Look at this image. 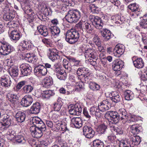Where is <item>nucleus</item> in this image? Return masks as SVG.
I'll return each mask as SVG.
<instances>
[{"label": "nucleus", "mask_w": 147, "mask_h": 147, "mask_svg": "<svg viewBox=\"0 0 147 147\" xmlns=\"http://www.w3.org/2000/svg\"><path fill=\"white\" fill-rule=\"evenodd\" d=\"M120 16H113L111 17V19L113 20V22L116 23V24H119L120 23L119 22V21H120V19L119 18Z\"/></svg>", "instance_id": "nucleus-59"}, {"label": "nucleus", "mask_w": 147, "mask_h": 147, "mask_svg": "<svg viewBox=\"0 0 147 147\" xmlns=\"http://www.w3.org/2000/svg\"><path fill=\"white\" fill-rule=\"evenodd\" d=\"M85 57L88 60H89V59L90 58L96 60L97 58V53L96 51L93 49H88L85 51Z\"/></svg>", "instance_id": "nucleus-15"}, {"label": "nucleus", "mask_w": 147, "mask_h": 147, "mask_svg": "<svg viewBox=\"0 0 147 147\" xmlns=\"http://www.w3.org/2000/svg\"><path fill=\"white\" fill-rule=\"evenodd\" d=\"M56 75L57 78L60 80H65L66 78V72L61 69L56 70L55 71Z\"/></svg>", "instance_id": "nucleus-32"}, {"label": "nucleus", "mask_w": 147, "mask_h": 147, "mask_svg": "<svg viewBox=\"0 0 147 147\" xmlns=\"http://www.w3.org/2000/svg\"><path fill=\"white\" fill-rule=\"evenodd\" d=\"M88 70V69L84 67H81L79 68L77 70H76L77 74L78 75H80V73H85L86 71Z\"/></svg>", "instance_id": "nucleus-53"}, {"label": "nucleus", "mask_w": 147, "mask_h": 147, "mask_svg": "<svg viewBox=\"0 0 147 147\" xmlns=\"http://www.w3.org/2000/svg\"><path fill=\"white\" fill-rule=\"evenodd\" d=\"M80 37L79 32L76 30H68L66 33L65 40L68 43L72 44L76 42Z\"/></svg>", "instance_id": "nucleus-3"}, {"label": "nucleus", "mask_w": 147, "mask_h": 147, "mask_svg": "<svg viewBox=\"0 0 147 147\" xmlns=\"http://www.w3.org/2000/svg\"><path fill=\"white\" fill-rule=\"evenodd\" d=\"M14 132L12 129H9L7 132V137L9 139L12 140L14 138V136L13 135Z\"/></svg>", "instance_id": "nucleus-52"}, {"label": "nucleus", "mask_w": 147, "mask_h": 147, "mask_svg": "<svg viewBox=\"0 0 147 147\" xmlns=\"http://www.w3.org/2000/svg\"><path fill=\"white\" fill-rule=\"evenodd\" d=\"M123 65V61L119 59L115 60L113 64L112 65L113 69L115 71H119L122 68Z\"/></svg>", "instance_id": "nucleus-20"}, {"label": "nucleus", "mask_w": 147, "mask_h": 147, "mask_svg": "<svg viewBox=\"0 0 147 147\" xmlns=\"http://www.w3.org/2000/svg\"><path fill=\"white\" fill-rule=\"evenodd\" d=\"M28 142L32 147H37L38 146L35 141L33 140L29 141Z\"/></svg>", "instance_id": "nucleus-62"}, {"label": "nucleus", "mask_w": 147, "mask_h": 147, "mask_svg": "<svg viewBox=\"0 0 147 147\" xmlns=\"http://www.w3.org/2000/svg\"><path fill=\"white\" fill-rule=\"evenodd\" d=\"M26 81L25 80L22 81L18 83L17 86L16 88L17 90L20 89L22 87L26 84Z\"/></svg>", "instance_id": "nucleus-57"}, {"label": "nucleus", "mask_w": 147, "mask_h": 147, "mask_svg": "<svg viewBox=\"0 0 147 147\" xmlns=\"http://www.w3.org/2000/svg\"><path fill=\"white\" fill-rule=\"evenodd\" d=\"M3 4L5 6V7L3 10V12L4 14L13 11L12 8L11 6V4L8 0H6L5 3H3Z\"/></svg>", "instance_id": "nucleus-30"}, {"label": "nucleus", "mask_w": 147, "mask_h": 147, "mask_svg": "<svg viewBox=\"0 0 147 147\" xmlns=\"http://www.w3.org/2000/svg\"><path fill=\"white\" fill-rule=\"evenodd\" d=\"M0 81L1 85L5 87L10 86L11 83L9 76L6 74L1 77Z\"/></svg>", "instance_id": "nucleus-16"}, {"label": "nucleus", "mask_w": 147, "mask_h": 147, "mask_svg": "<svg viewBox=\"0 0 147 147\" xmlns=\"http://www.w3.org/2000/svg\"><path fill=\"white\" fill-rule=\"evenodd\" d=\"M101 35L104 38V40L107 41L111 37V34L110 30L106 29L100 30Z\"/></svg>", "instance_id": "nucleus-28"}, {"label": "nucleus", "mask_w": 147, "mask_h": 147, "mask_svg": "<svg viewBox=\"0 0 147 147\" xmlns=\"http://www.w3.org/2000/svg\"><path fill=\"white\" fill-rule=\"evenodd\" d=\"M105 116V117H109L114 122V124L117 123L119 120V116L118 112L114 111H108L106 112Z\"/></svg>", "instance_id": "nucleus-8"}, {"label": "nucleus", "mask_w": 147, "mask_h": 147, "mask_svg": "<svg viewBox=\"0 0 147 147\" xmlns=\"http://www.w3.org/2000/svg\"><path fill=\"white\" fill-rule=\"evenodd\" d=\"M125 50L124 46L123 44L117 45L114 49V54L117 57H119L124 53Z\"/></svg>", "instance_id": "nucleus-12"}, {"label": "nucleus", "mask_w": 147, "mask_h": 147, "mask_svg": "<svg viewBox=\"0 0 147 147\" xmlns=\"http://www.w3.org/2000/svg\"><path fill=\"white\" fill-rule=\"evenodd\" d=\"M83 134L87 138H91L94 135V131L92 128L87 126H85L83 127Z\"/></svg>", "instance_id": "nucleus-9"}, {"label": "nucleus", "mask_w": 147, "mask_h": 147, "mask_svg": "<svg viewBox=\"0 0 147 147\" xmlns=\"http://www.w3.org/2000/svg\"><path fill=\"white\" fill-rule=\"evenodd\" d=\"M42 41L48 47H51L52 45L51 41L49 39L44 38L42 40Z\"/></svg>", "instance_id": "nucleus-56"}, {"label": "nucleus", "mask_w": 147, "mask_h": 147, "mask_svg": "<svg viewBox=\"0 0 147 147\" xmlns=\"http://www.w3.org/2000/svg\"><path fill=\"white\" fill-rule=\"evenodd\" d=\"M119 120H124L128 122L137 121L138 119L135 116L130 114H127L126 111L124 109H121L118 111Z\"/></svg>", "instance_id": "nucleus-4"}, {"label": "nucleus", "mask_w": 147, "mask_h": 147, "mask_svg": "<svg viewBox=\"0 0 147 147\" xmlns=\"http://www.w3.org/2000/svg\"><path fill=\"white\" fill-rule=\"evenodd\" d=\"M41 106L38 102L34 103L30 109V113L33 114L38 113L40 111Z\"/></svg>", "instance_id": "nucleus-29"}, {"label": "nucleus", "mask_w": 147, "mask_h": 147, "mask_svg": "<svg viewBox=\"0 0 147 147\" xmlns=\"http://www.w3.org/2000/svg\"><path fill=\"white\" fill-rule=\"evenodd\" d=\"M82 110V109L79 105H71L69 111L71 115H79L81 113Z\"/></svg>", "instance_id": "nucleus-10"}, {"label": "nucleus", "mask_w": 147, "mask_h": 147, "mask_svg": "<svg viewBox=\"0 0 147 147\" xmlns=\"http://www.w3.org/2000/svg\"><path fill=\"white\" fill-rule=\"evenodd\" d=\"M82 80H84L86 83H89L90 82H92V80L91 79V78L89 75H83V77L82 78Z\"/></svg>", "instance_id": "nucleus-54"}, {"label": "nucleus", "mask_w": 147, "mask_h": 147, "mask_svg": "<svg viewBox=\"0 0 147 147\" xmlns=\"http://www.w3.org/2000/svg\"><path fill=\"white\" fill-rule=\"evenodd\" d=\"M119 147H129V141L128 140H121L119 142Z\"/></svg>", "instance_id": "nucleus-51"}, {"label": "nucleus", "mask_w": 147, "mask_h": 147, "mask_svg": "<svg viewBox=\"0 0 147 147\" xmlns=\"http://www.w3.org/2000/svg\"><path fill=\"white\" fill-rule=\"evenodd\" d=\"M84 28L88 33H92L93 29V25L87 22L85 23L83 26Z\"/></svg>", "instance_id": "nucleus-47"}, {"label": "nucleus", "mask_w": 147, "mask_h": 147, "mask_svg": "<svg viewBox=\"0 0 147 147\" xmlns=\"http://www.w3.org/2000/svg\"><path fill=\"white\" fill-rule=\"evenodd\" d=\"M128 7L133 12L134 14H135L137 16L139 15L141 13V10L140 5L136 3L130 4L128 6Z\"/></svg>", "instance_id": "nucleus-14"}, {"label": "nucleus", "mask_w": 147, "mask_h": 147, "mask_svg": "<svg viewBox=\"0 0 147 147\" xmlns=\"http://www.w3.org/2000/svg\"><path fill=\"white\" fill-rule=\"evenodd\" d=\"M50 30L51 33L52 38L55 42H57L59 40V34L60 31L59 28L55 26H52L50 28Z\"/></svg>", "instance_id": "nucleus-6"}, {"label": "nucleus", "mask_w": 147, "mask_h": 147, "mask_svg": "<svg viewBox=\"0 0 147 147\" xmlns=\"http://www.w3.org/2000/svg\"><path fill=\"white\" fill-rule=\"evenodd\" d=\"M70 63L66 59H64L63 60V65L65 69H68L70 67L69 66V65Z\"/></svg>", "instance_id": "nucleus-60"}, {"label": "nucleus", "mask_w": 147, "mask_h": 147, "mask_svg": "<svg viewBox=\"0 0 147 147\" xmlns=\"http://www.w3.org/2000/svg\"><path fill=\"white\" fill-rule=\"evenodd\" d=\"M25 13L27 14L31 18V20L32 21L34 18L35 13L33 12L31 8L29 6H26L24 8Z\"/></svg>", "instance_id": "nucleus-37"}, {"label": "nucleus", "mask_w": 147, "mask_h": 147, "mask_svg": "<svg viewBox=\"0 0 147 147\" xmlns=\"http://www.w3.org/2000/svg\"><path fill=\"white\" fill-rule=\"evenodd\" d=\"M27 140L25 134L22 132H20L16 136L15 138L16 141L18 143L25 144Z\"/></svg>", "instance_id": "nucleus-21"}, {"label": "nucleus", "mask_w": 147, "mask_h": 147, "mask_svg": "<svg viewBox=\"0 0 147 147\" xmlns=\"http://www.w3.org/2000/svg\"><path fill=\"white\" fill-rule=\"evenodd\" d=\"M52 118L53 120L54 121L56 124V122L59 121V115H58L55 114H53L52 116Z\"/></svg>", "instance_id": "nucleus-63"}, {"label": "nucleus", "mask_w": 147, "mask_h": 147, "mask_svg": "<svg viewBox=\"0 0 147 147\" xmlns=\"http://www.w3.org/2000/svg\"><path fill=\"white\" fill-rule=\"evenodd\" d=\"M21 45L24 49L30 50L32 46V44L28 41L23 40L21 42Z\"/></svg>", "instance_id": "nucleus-44"}, {"label": "nucleus", "mask_w": 147, "mask_h": 147, "mask_svg": "<svg viewBox=\"0 0 147 147\" xmlns=\"http://www.w3.org/2000/svg\"><path fill=\"white\" fill-rule=\"evenodd\" d=\"M13 50V47L7 42H0V53L1 55H7Z\"/></svg>", "instance_id": "nucleus-5"}, {"label": "nucleus", "mask_w": 147, "mask_h": 147, "mask_svg": "<svg viewBox=\"0 0 147 147\" xmlns=\"http://www.w3.org/2000/svg\"><path fill=\"white\" fill-rule=\"evenodd\" d=\"M47 143L46 141L42 140L39 142L38 146H39L40 147H44L45 146H47Z\"/></svg>", "instance_id": "nucleus-61"}, {"label": "nucleus", "mask_w": 147, "mask_h": 147, "mask_svg": "<svg viewBox=\"0 0 147 147\" xmlns=\"http://www.w3.org/2000/svg\"><path fill=\"white\" fill-rule=\"evenodd\" d=\"M147 69L144 72L143 75L142 76L141 81L143 86H147Z\"/></svg>", "instance_id": "nucleus-48"}, {"label": "nucleus", "mask_w": 147, "mask_h": 147, "mask_svg": "<svg viewBox=\"0 0 147 147\" xmlns=\"http://www.w3.org/2000/svg\"><path fill=\"white\" fill-rule=\"evenodd\" d=\"M56 125L59 127V128H61V130L65 131L68 130L66 126V124L64 122H62L61 121H58L56 122Z\"/></svg>", "instance_id": "nucleus-45"}, {"label": "nucleus", "mask_w": 147, "mask_h": 147, "mask_svg": "<svg viewBox=\"0 0 147 147\" xmlns=\"http://www.w3.org/2000/svg\"><path fill=\"white\" fill-rule=\"evenodd\" d=\"M10 36L11 38L15 42L18 41L21 37L20 33L16 30L12 31Z\"/></svg>", "instance_id": "nucleus-31"}, {"label": "nucleus", "mask_w": 147, "mask_h": 147, "mask_svg": "<svg viewBox=\"0 0 147 147\" xmlns=\"http://www.w3.org/2000/svg\"><path fill=\"white\" fill-rule=\"evenodd\" d=\"M34 71L36 72H38L40 75L44 76L47 73V70L45 66L40 65L36 67L34 69Z\"/></svg>", "instance_id": "nucleus-26"}, {"label": "nucleus", "mask_w": 147, "mask_h": 147, "mask_svg": "<svg viewBox=\"0 0 147 147\" xmlns=\"http://www.w3.org/2000/svg\"><path fill=\"white\" fill-rule=\"evenodd\" d=\"M124 96L125 100H130L133 98V92L129 90H127L124 92Z\"/></svg>", "instance_id": "nucleus-46"}, {"label": "nucleus", "mask_w": 147, "mask_h": 147, "mask_svg": "<svg viewBox=\"0 0 147 147\" xmlns=\"http://www.w3.org/2000/svg\"><path fill=\"white\" fill-rule=\"evenodd\" d=\"M15 117L16 120L19 123H23L25 120L26 115L24 113L21 111H18L16 114Z\"/></svg>", "instance_id": "nucleus-25"}, {"label": "nucleus", "mask_w": 147, "mask_h": 147, "mask_svg": "<svg viewBox=\"0 0 147 147\" xmlns=\"http://www.w3.org/2000/svg\"><path fill=\"white\" fill-rule=\"evenodd\" d=\"M142 129L141 127L139 126L137 124H134L130 127V131L134 134H136L139 133Z\"/></svg>", "instance_id": "nucleus-38"}, {"label": "nucleus", "mask_w": 147, "mask_h": 147, "mask_svg": "<svg viewBox=\"0 0 147 147\" xmlns=\"http://www.w3.org/2000/svg\"><path fill=\"white\" fill-rule=\"evenodd\" d=\"M33 102V98L30 95L25 96L21 101L22 105L24 107H27L31 105Z\"/></svg>", "instance_id": "nucleus-17"}, {"label": "nucleus", "mask_w": 147, "mask_h": 147, "mask_svg": "<svg viewBox=\"0 0 147 147\" xmlns=\"http://www.w3.org/2000/svg\"><path fill=\"white\" fill-rule=\"evenodd\" d=\"M140 26L144 29H147V20L146 19H142L140 24Z\"/></svg>", "instance_id": "nucleus-55"}, {"label": "nucleus", "mask_w": 147, "mask_h": 147, "mask_svg": "<svg viewBox=\"0 0 147 147\" xmlns=\"http://www.w3.org/2000/svg\"><path fill=\"white\" fill-rule=\"evenodd\" d=\"M15 17L14 12L12 11L4 14L3 18L6 21H9L12 20Z\"/></svg>", "instance_id": "nucleus-43"}, {"label": "nucleus", "mask_w": 147, "mask_h": 147, "mask_svg": "<svg viewBox=\"0 0 147 147\" xmlns=\"http://www.w3.org/2000/svg\"><path fill=\"white\" fill-rule=\"evenodd\" d=\"M134 66L137 68H142L144 66V62L141 58H138L136 59L134 57L132 59Z\"/></svg>", "instance_id": "nucleus-27"}, {"label": "nucleus", "mask_w": 147, "mask_h": 147, "mask_svg": "<svg viewBox=\"0 0 147 147\" xmlns=\"http://www.w3.org/2000/svg\"><path fill=\"white\" fill-rule=\"evenodd\" d=\"M88 85L90 89L93 91H97L99 90L100 89V86L92 81L90 82L89 83Z\"/></svg>", "instance_id": "nucleus-40"}, {"label": "nucleus", "mask_w": 147, "mask_h": 147, "mask_svg": "<svg viewBox=\"0 0 147 147\" xmlns=\"http://www.w3.org/2000/svg\"><path fill=\"white\" fill-rule=\"evenodd\" d=\"M50 53L49 55V58L52 61L57 60L59 57V56L57 53V50L56 49H49Z\"/></svg>", "instance_id": "nucleus-23"}, {"label": "nucleus", "mask_w": 147, "mask_h": 147, "mask_svg": "<svg viewBox=\"0 0 147 147\" xmlns=\"http://www.w3.org/2000/svg\"><path fill=\"white\" fill-rule=\"evenodd\" d=\"M33 89V86L29 84L25 86L23 88L24 92L27 93H29L31 92Z\"/></svg>", "instance_id": "nucleus-50"}, {"label": "nucleus", "mask_w": 147, "mask_h": 147, "mask_svg": "<svg viewBox=\"0 0 147 147\" xmlns=\"http://www.w3.org/2000/svg\"><path fill=\"white\" fill-rule=\"evenodd\" d=\"M90 114L93 116L94 115L98 117H100L102 116L101 113L99 111L98 109L94 107H91L90 109Z\"/></svg>", "instance_id": "nucleus-35"}, {"label": "nucleus", "mask_w": 147, "mask_h": 147, "mask_svg": "<svg viewBox=\"0 0 147 147\" xmlns=\"http://www.w3.org/2000/svg\"><path fill=\"white\" fill-rule=\"evenodd\" d=\"M11 116L7 114H5L3 115V123L2 124L3 129L5 130L11 124Z\"/></svg>", "instance_id": "nucleus-18"}, {"label": "nucleus", "mask_w": 147, "mask_h": 147, "mask_svg": "<svg viewBox=\"0 0 147 147\" xmlns=\"http://www.w3.org/2000/svg\"><path fill=\"white\" fill-rule=\"evenodd\" d=\"M108 124L107 121H104L100 124L97 129V131L100 134H103L107 128Z\"/></svg>", "instance_id": "nucleus-36"}, {"label": "nucleus", "mask_w": 147, "mask_h": 147, "mask_svg": "<svg viewBox=\"0 0 147 147\" xmlns=\"http://www.w3.org/2000/svg\"><path fill=\"white\" fill-rule=\"evenodd\" d=\"M93 145L94 147H104V144L102 141L97 139L93 141Z\"/></svg>", "instance_id": "nucleus-49"}, {"label": "nucleus", "mask_w": 147, "mask_h": 147, "mask_svg": "<svg viewBox=\"0 0 147 147\" xmlns=\"http://www.w3.org/2000/svg\"><path fill=\"white\" fill-rule=\"evenodd\" d=\"M81 16V13L79 11L70 10L65 16V18L68 22L71 23L77 22Z\"/></svg>", "instance_id": "nucleus-2"}, {"label": "nucleus", "mask_w": 147, "mask_h": 147, "mask_svg": "<svg viewBox=\"0 0 147 147\" xmlns=\"http://www.w3.org/2000/svg\"><path fill=\"white\" fill-rule=\"evenodd\" d=\"M61 107L60 104L56 103L54 104L53 107L55 111H58L61 109Z\"/></svg>", "instance_id": "nucleus-58"}, {"label": "nucleus", "mask_w": 147, "mask_h": 147, "mask_svg": "<svg viewBox=\"0 0 147 147\" xmlns=\"http://www.w3.org/2000/svg\"><path fill=\"white\" fill-rule=\"evenodd\" d=\"M81 65L80 61L79 60H76L74 62V64L72 66V69L77 67V66H80Z\"/></svg>", "instance_id": "nucleus-64"}, {"label": "nucleus", "mask_w": 147, "mask_h": 147, "mask_svg": "<svg viewBox=\"0 0 147 147\" xmlns=\"http://www.w3.org/2000/svg\"><path fill=\"white\" fill-rule=\"evenodd\" d=\"M8 100L12 103H15L18 100L17 95L13 92H10L7 95Z\"/></svg>", "instance_id": "nucleus-24"}, {"label": "nucleus", "mask_w": 147, "mask_h": 147, "mask_svg": "<svg viewBox=\"0 0 147 147\" xmlns=\"http://www.w3.org/2000/svg\"><path fill=\"white\" fill-rule=\"evenodd\" d=\"M32 122L34 125L30 128L31 135L36 138L41 137L42 135L43 132L46 129L45 125L39 118L37 117L33 118Z\"/></svg>", "instance_id": "nucleus-1"}, {"label": "nucleus", "mask_w": 147, "mask_h": 147, "mask_svg": "<svg viewBox=\"0 0 147 147\" xmlns=\"http://www.w3.org/2000/svg\"><path fill=\"white\" fill-rule=\"evenodd\" d=\"M90 18L96 28L99 29L102 28L103 23L100 18L98 16L95 17L94 16H90Z\"/></svg>", "instance_id": "nucleus-7"}, {"label": "nucleus", "mask_w": 147, "mask_h": 147, "mask_svg": "<svg viewBox=\"0 0 147 147\" xmlns=\"http://www.w3.org/2000/svg\"><path fill=\"white\" fill-rule=\"evenodd\" d=\"M112 96L111 100L117 103L119 102L121 98L118 92L116 91L112 92L111 93Z\"/></svg>", "instance_id": "nucleus-34"}, {"label": "nucleus", "mask_w": 147, "mask_h": 147, "mask_svg": "<svg viewBox=\"0 0 147 147\" xmlns=\"http://www.w3.org/2000/svg\"><path fill=\"white\" fill-rule=\"evenodd\" d=\"M110 105V103L108 100L106 99L98 104V108L100 111L105 112L109 109L111 106Z\"/></svg>", "instance_id": "nucleus-13"}, {"label": "nucleus", "mask_w": 147, "mask_h": 147, "mask_svg": "<svg viewBox=\"0 0 147 147\" xmlns=\"http://www.w3.org/2000/svg\"><path fill=\"white\" fill-rule=\"evenodd\" d=\"M72 125L76 128H79L82 126V121L80 117H74L71 120Z\"/></svg>", "instance_id": "nucleus-22"}, {"label": "nucleus", "mask_w": 147, "mask_h": 147, "mask_svg": "<svg viewBox=\"0 0 147 147\" xmlns=\"http://www.w3.org/2000/svg\"><path fill=\"white\" fill-rule=\"evenodd\" d=\"M126 140L129 141V144L130 147H133L135 145H138L141 142L140 138L138 136H132L130 138L129 140Z\"/></svg>", "instance_id": "nucleus-19"}, {"label": "nucleus", "mask_w": 147, "mask_h": 147, "mask_svg": "<svg viewBox=\"0 0 147 147\" xmlns=\"http://www.w3.org/2000/svg\"><path fill=\"white\" fill-rule=\"evenodd\" d=\"M37 29L39 32L44 36H47L48 34V32L46 27L45 26L40 25L37 27Z\"/></svg>", "instance_id": "nucleus-39"}, {"label": "nucleus", "mask_w": 147, "mask_h": 147, "mask_svg": "<svg viewBox=\"0 0 147 147\" xmlns=\"http://www.w3.org/2000/svg\"><path fill=\"white\" fill-rule=\"evenodd\" d=\"M53 84L52 78L49 77L45 78L43 81V86L45 88H49Z\"/></svg>", "instance_id": "nucleus-33"}, {"label": "nucleus", "mask_w": 147, "mask_h": 147, "mask_svg": "<svg viewBox=\"0 0 147 147\" xmlns=\"http://www.w3.org/2000/svg\"><path fill=\"white\" fill-rule=\"evenodd\" d=\"M20 69L22 74L24 76L29 75L31 72V67L27 63H24L20 66Z\"/></svg>", "instance_id": "nucleus-11"}, {"label": "nucleus", "mask_w": 147, "mask_h": 147, "mask_svg": "<svg viewBox=\"0 0 147 147\" xmlns=\"http://www.w3.org/2000/svg\"><path fill=\"white\" fill-rule=\"evenodd\" d=\"M18 68L17 66H14L11 67L9 71V74L11 77H15L18 76Z\"/></svg>", "instance_id": "nucleus-42"}, {"label": "nucleus", "mask_w": 147, "mask_h": 147, "mask_svg": "<svg viewBox=\"0 0 147 147\" xmlns=\"http://www.w3.org/2000/svg\"><path fill=\"white\" fill-rule=\"evenodd\" d=\"M43 98L48 99L55 94L53 91L51 90H47L43 91L42 93Z\"/></svg>", "instance_id": "nucleus-41"}]
</instances>
